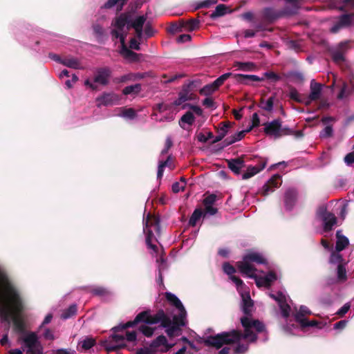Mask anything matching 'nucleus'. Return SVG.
Here are the masks:
<instances>
[{"mask_svg": "<svg viewBox=\"0 0 354 354\" xmlns=\"http://www.w3.org/2000/svg\"><path fill=\"white\" fill-rule=\"evenodd\" d=\"M159 223H160V218L158 216L149 214L147 216V218L145 220L144 231L145 232V229H147V228L150 229L151 227H155L156 225H158Z\"/></svg>", "mask_w": 354, "mask_h": 354, "instance_id": "35", "label": "nucleus"}, {"mask_svg": "<svg viewBox=\"0 0 354 354\" xmlns=\"http://www.w3.org/2000/svg\"><path fill=\"white\" fill-rule=\"evenodd\" d=\"M128 0H108L101 8L104 9H111L116 6L117 12L122 10L124 5L127 4Z\"/></svg>", "mask_w": 354, "mask_h": 354, "instance_id": "28", "label": "nucleus"}, {"mask_svg": "<svg viewBox=\"0 0 354 354\" xmlns=\"http://www.w3.org/2000/svg\"><path fill=\"white\" fill-rule=\"evenodd\" d=\"M232 124L229 121L221 122L219 124V127L217 129V136L214 138L212 141V144L221 141L224 137L227 135L229 129L231 127Z\"/></svg>", "mask_w": 354, "mask_h": 354, "instance_id": "21", "label": "nucleus"}, {"mask_svg": "<svg viewBox=\"0 0 354 354\" xmlns=\"http://www.w3.org/2000/svg\"><path fill=\"white\" fill-rule=\"evenodd\" d=\"M223 270L230 277L233 276V274L236 272V269L229 262H225L223 264Z\"/></svg>", "mask_w": 354, "mask_h": 354, "instance_id": "55", "label": "nucleus"}, {"mask_svg": "<svg viewBox=\"0 0 354 354\" xmlns=\"http://www.w3.org/2000/svg\"><path fill=\"white\" fill-rule=\"evenodd\" d=\"M330 2L334 8L340 11L354 8V0H330Z\"/></svg>", "mask_w": 354, "mask_h": 354, "instance_id": "23", "label": "nucleus"}, {"mask_svg": "<svg viewBox=\"0 0 354 354\" xmlns=\"http://www.w3.org/2000/svg\"><path fill=\"white\" fill-rule=\"evenodd\" d=\"M344 160L348 166H351L354 163V151L346 154Z\"/></svg>", "mask_w": 354, "mask_h": 354, "instance_id": "63", "label": "nucleus"}, {"mask_svg": "<svg viewBox=\"0 0 354 354\" xmlns=\"http://www.w3.org/2000/svg\"><path fill=\"white\" fill-rule=\"evenodd\" d=\"M333 129L332 126L328 125L320 132V137L323 138H330L333 136Z\"/></svg>", "mask_w": 354, "mask_h": 354, "instance_id": "57", "label": "nucleus"}, {"mask_svg": "<svg viewBox=\"0 0 354 354\" xmlns=\"http://www.w3.org/2000/svg\"><path fill=\"white\" fill-rule=\"evenodd\" d=\"M336 238L337 241L335 245V251L339 252L348 246L349 241L348 238L342 234L341 230H337L336 232Z\"/></svg>", "mask_w": 354, "mask_h": 354, "instance_id": "24", "label": "nucleus"}, {"mask_svg": "<svg viewBox=\"0 0 354 354\" xmlns=\"http://www.w3.org/2000/svg\"><path fill=\"white\" fill-rule=\"evenodd\" d=\"M92 28L96 37L100 38L104 35V30L99 24H93Z\"/></svg>", "mask_w": 354, "mask_h": 354, "instance_id": "56", "label": "nucleus"}, {"mask_svg": "<svg viewBox=\"0 0 354 354\" xmlns=\"http://www.w3.org/2000/svg\"><path fill=\"white\" fill-rule=\"evenodd\" d=\"M238 69L243 71H254L257 69V65L251 62H236L234 65Z\"/></svg>", "mask_w": 354, "mask_h": 354, "instance_id": "33", "label": "nucleus"}, {"mask_svg": "<svg viewBox=\"0 0 354 354\" xmlns=\"http://www.w3.org/2000/svg\"><path fill=\"white\" fill-rule=\"evenodd\" d=\"M137 325V322H134L133 319L132 321H129L125 324L114 326L113 328H112L111 330L113 332V333H117L120 331L126 330L127 328L135 327Z\"/></svg>", "mask_w": 354, "mask_h": 354, "instance_id": "44", "label": "nucleus"}, {"mask_svg": "<svg viewBox=\"0 0 354 354\" xmlns=\"http://www.w3.org/2000/svg\"><path fill=\"white\" fill-rule=\"evenodd\" d=\"M264 133L274 138H279V131L281 130V119H275L271 122H267L263 124Z\"/></svg>", "mask_w": 354, "mask_h": 354, "instance_id": "13", "label": "nucleus"}, {"mask_svg": "<svg viewBox=\"0 0 354 354\" xmlns=\"http://www.w3.org/2000/svg\"><path fill=\"white\" fill-rule=\"evenodd\" d=\"M317 214L320 216L324 222V231L330 232L333 227L337 223V218L334 214L327 211L326 207L319 208Z\"/></svg>", "mask_w": 354, "mask_h": 354, "instance_id": "8", "label": "nucleus"}, {"mask_svg": "<svg viewBox=\"0 0 354 354\" xmlns=\"http://www.w3.org/2000/svg\"><path fill=\"white\" fill-rule=\"evenodd\" d=\"M263 75H264V77L269 79V80H272L274 82H277V81L280 80V79H281V77L279 75H277V73H275L272 71L266 72L263 74Z\"/></svg>", "mask_w": 354, "mask_h": 354, "instance_id": "60", "label": "nucleus"}, {"mask_svg": "<svg viewBox=\"0 0 354 354\" xmlns=\"http://www.w3.org/2000/svg\"><path fill=\"white\" fill-rule=\"evenodd\" d=\"M250 129H247L245 131H241L238 133H236L233 136L227 137L225 138L222 142L223 146L221 148L232 145L233 143L241 140L245 135V133L249 132Z\"/></svg>", "mask_w": 354, "mask_h": 354, "instance_id": "27", "label": "nucleus"}, {"mask_svg": "<svg viewBox=\"0 0 354 354\" xmlns=\"http://www.w3.org/2000/svg\"><path fill=\"white\" fill-rule=\"evenodd\" d=\"M337 276L339 281L344 282L347 279L346 268L342 263L337 266Z\"/></svg>", "mask_w": 354, "mask_h": 354, "instance_id": "48", "label": "nucleus"}, {"mask_svg": "<svg viewBox=\"0 0 354 354\" xmlns=\"http://www.w3.org/2000/svg\"><path fill=\"white\" fill-rule=\"evenodd\" d=\"M155 33L154 29L152 28L151 24L148 22L145 28V35L147 38H150L153 36Z\"/></svg>", "mask_w": 354, "mask_h": 354, "instance_id": "61", "label": "nucleus"}, {"mask_svg": "<svg viewBox=\"0 0 354 354\" xmlns=\"http://www.w3.org/2000/svg\"><path fill=\"white\" fill-rule=\"evenodd\" d=\"M236 265L241 274H245L250 278L256 279L254 272L257 269L244 258H243L242 261H237Z\"/></svg>", "mask_w": 354, "mask_h": 354, "instance_id": "15", "label": "nucleus"}, {"mask_svg": "<svg viewBox=\"0 0 354 354\" xmlns=\"http://www.w3.org/2000/svg\"><path fill=\"white\" fill-rule=\"evenodd\" d=\"M111 73L112 71L111 68L107 66L97 68L95 71L93 81L95 83L106 86L109 83Z\"/></svg>", "mask_w": 354, "mask_h": 354, "instance_id": "12", "label": "nucleus"}, {"mask_svg": "<svg viewBox=\"0 0 354 354\" xmlns=\"http://www.w3.org/2000/svg\"><path fill=\"white\" fill-rule=\"evenodd\" d=\"M146 231V244L147 247L155 252H158V247L156 245L152 243L153 239L154 238L153 231L151 229H145Z\"/></svg>", "mask_w": 354, "mask_h": 354, "instance_id": "37", "label": "nucleus"}, {"mask_svg": "<svg viewBox=\"0 0 354 354\" xmlns=\"http://www.w3.org/2000/svg\"><path fill=\"white\" fill-rule=\"evenodd\" d=\"M243 258L248 262H255L259 264L266 263V259L259 253L250 252L245 254Z\"/></svg>", "mask_w": 354, "mask_h": 354, "instance_id": "30", "label": "nucleus"}, {"mask_svg": "<svg viewBox=\"0 0 354 354\" xmlns=\"http://www.w3.org/2000/svg\"><path fill=\"white\" fill-rule=\"evenodd\" d=\"M243 312L246 315L245 317H248V315H251V308L253 306L254 303L249 295L245 297H243Z\"/></svg>", "mask_w": 354, "mask_h": 354, "instance_id": "39", "label": "nucleus"}, {"mask_svg": "<svg viewBox=\"0 0 354 354\" xmlns=\"http://www.w3.org/2000/svg\"><path fill=\"white\" fill-rule=\"evenodd\" d=\"M214 85V84L213 82L209 84H206L199 91L200 94L204 95H210L214 91L218 90L217 88Z\"/></svg>", "mask_w": 354, "mask_h": 354, "instance_id": "50", "label": "nucleus"}, {"mask_svg": "<svg viewBox=\"0 0 354 354\" xmlns=\"http://www.w3.org/2000/svg\"><path fill=\"white\" fill-rule=\"evenodd\" d=\"M115 82L117 83H127L129 82H133V73H129L122 75L115 79Z\"/></svg>", "mask_w": 354, "mask_h": 354, "instance_id": "54", "label": "nucleus"}, {"mask_svg": "<svg viewBox=\"0 0 354 354\" xmlns=\"http://www.w3.org/2000/svg\"><path fill=\"white\" fill-rule=\"evenodd\" d=\"M195 121V117L192 112L187 111L180 119L178 124L180 127L185 129V124L192 125Z\"/></svg>", "mask_w": 354, "mask_h": 354, "instance_id": "32", "label": "nucleus"}, {"mask_svg": "<svg viewBox=\"0 0 354 354\" xmlns=\"http://www.w3.org/2000/svg\"><path fill=\"white\" fill-rule=\"evenodd\" d=\"M115 100V96L113 93H104L101 96L97 98L99 105L109 106L113 104Z\"/></svg>", "mask_w": 354, "mask_h": 354, "instance_id": "31", "label": "nucleus"}, {"mask_svg": "<svg viewBox=\"0 0 354 354\" xmlns=\"http://www.w3.org/2000/svg\"><path fill=\"white\" fill-rule=\"evenodd\" d=\"M201 84V82L199 80L189 81L187 83L183 85L182 89L180 92L187 97H189V100H192L194 99V96L192 91L196 90Z\"/></svg>", "mask_w": 354, "mask_h": 354, "instance_id": "17", "label": "nucleus"}, {"mask_svg": "<svg viewBox=\"0 0 354 354\" xmlns=\"http://www.w3.org/2000/svg\"><path fill=\"white\" fill-rule=\"evenodd\" d=\"M200 21L197 19H190L187 21L182 20L180 21V28L188 31H193L199 28Z\"/></svg>", "mask_w": 354, "mask_h": 354, "instance_id": "29", "label": "nucleus"}, {"mask_svg": "<svg viewBox=\"0 0 354 354\" xmlns=\"http://www.w3.org/2000/svg\"><path fill=\"white\" fill-rule=\"evenodd\" d=\"M91 292L94 296L106 297L111 294V292L106 288L102 286H97L90 289Z\"/></svg>", "mask_w": 354, "mask_h": 354, "instance_id": "40", "label": "nucleus"}, {"mask_svg": "<svg viewBox=\"0 0 354 354\" xmlns=\"http://www.w3.org/2000/svg\"><path fill=\"white\" fill-rule=\"evenodd\" d=\"M203 215V211L201 209H196L192 213L189 220V225L194 227L196 225L197 221L201 218Z\"/></svg>", "mask_w": 354, "mask_h": 354, "instance_id": "47", "label": "nucleus"}, {"mask_svg": "<svg viewBox=\"0 0 354 354\" xmlns=\"http://www.w3.org/2000/svg\"><path fill=\"white\" fill-rule=\"evenodd\" d=\"M131 15L129 13H121L119 16L116 17L111 23V26L116 28L118 30H123L125 26L127 28H130Z\"/></svg>", "mask_w": 354, "mask_h": 354, "instance_id": "16", "label": "nucleus"}, {"mask_svg": "<svg viewBox=\"0 0 354 354\" xmlns=\"http://www.w3.org/2000/svg\"><path fill=\"white\" fill-rule=\"evenodd\" d=\"M134 322L147 324H156L160 323V326L165 328V333L167 335V330L174 326V317L171 319L162 309H159L156 314L151 315V311L144 310L139 313L134 319Z\"/></svg>", "mask_w": 354, "mask_h": 354, "instance_id": "4", "label": "nucleus"}, {"mask_svg": "<svg viewBox=\"0 0 354 354\" xmlns=\"http://www.w3.org/2000/svg\"><path fill=\"white\" fill-rule=\"evenodd\" d=\"M274 99V95L271 96L268 99L265 105L259 104L258 106L266 111L271 112L273 110Z\"/></svg>", "mask_w": 354, "mask_h": 354, "instance_id": "51", "label": "nucleus"}, {"mask_svg": "<svg viewBox=\"0 0 354 354\" xmlns=\"http://www.w3.org/2000/svg\"><path fill=\"white\" fill-rule=\"evenodd\" d=\"M20 339L23 341L28 348L26 354H43V346L35 333L29 332Z\"/></svg>", "mask_w": 354, "mask_h": 354, "instance_id": "7", "label": "nucleus"}, {"mask_svg": "<svg viewBox=\"0 0 354 354\" xmlns=\"http://www.w3.org/2000/svg\"><path fill=\"white\" fill-rule=\"evenodd\" d=\"M23 308L18 290L5 274L0 273V317L3 322L8 324L12 320L14 330L21 334L26 333V326L24 320L16 313L21 312Z\"/></svg>", "mask_w": 354, "mask_h": 354, "instance_id": "2", "label": "nucleus"}, {"mask_svg": "<svg viewBox=\"0 0 354 354\" xmlns=\"http://www.w3.org/2000/svg\"><path fill=\"white\" fill-rule=\"evenodd\" d=\"M77 308L75 304L71 305L68 308L65 309L61 315V317L67 319L75 315L77 313Z\"/></svg>", "mask_w": 354, "mask_h": 354, "instance_id": "45", "label": "nucleus"}, {"mask_svg": "<svg viewBox=\"0 0 354 354\" xmlns=\"http://www.w3.org/2000/svg\"><path fill=\"white\" fill-rule=\"evenodd\" d=\"M297 199V192L294 189H288L285 192L284 205L287 210H292Z\"/></svg>", "mask_w": 354, "mask_h": 354, "instance_id": "19", "label": "nucleus"}, {"mask_svg": "<svg viewBox=\"0 0 354 354\" xmlns=\"http://www.w3.org/2000/svg\"><path fill=\"white\" fill-rule=\"evenodd\" d=\"M95 344V339L93 337H86L79 343L80 351H86ZM80 350V348H78Z\"/></svg>", "mask_w": 354, "mask_h": 354, "instance_id": "38", "label": "nucleus"}, {"mask_svg": "<svg viewBox=\"0 0 354 354\" xmlns=\"http://www.w3.org/2000/svg\"><path fill=\"white\" fill-rule=\"evenodd\" d=\"M296 13V6L294 7L293 10H290L289 6H285L282 10H276L272 7H266L261 11V21L265 22L266 25H270L279 19L293 15Z\"/></svg>", "mask_w": 354, "mask_h": 354, "instance_id": "5", "label": "nucleus"}, {"mask_svg": "<svg viewBox=\"0 0 354 354\" xmlns=\"http://www.w3.org/2000/svg\"><path fill=\"white\" fill-rule=\"evenodd\" d=\"M233 77L237 83L248 84V81L261 82L264 80V77H259L255 75H244V74H233L232 73H226L218 77L213 83L214 86L218 88L223 84L225 80L230 77Z\"/></svg>", "mask_w": 354, "mask_h": 354, "instance_id": "6", "label": "nucleus"}, {"mask_svg": "<svg viewBox=\"0 0 354 354\" xmlns=\"http://www.w3.org/2000/svg\"><path fill=\"white\" fill-rule=\"evenodd\" d=\"M344 261V259L342 257V255L340 254L337 252H333L330 254V257L329 259L330 263L335 264L337 263H342V262Z\"/></svg>", "mask_w": 354, "mask_h": 354, "instance_id": "53", "label": "nucleus"}, {"mask_svg": "<svg viewBox=\"0 0 354 354\" xmlns=\"http://www.w3.org/2000/svg\"><path fill=\"white\" fill-rule=\"evenodd\" d=\"M354 21V13L343 14L338 21L331 27L330 32L337 33L340 29L350 26Z\"/></svg>", "mask_w": 354, "mask_h": 354, "instance_id": "10", "label": "nucleus"}, {"mask_svg": "<svg viewBox=\"0 0 354 354\" xmlns=\"http://www.w3.org/2000/svg\"><path fill=\"white\" fill-rule=\"evenodd\" d=\"M160 346H164V348L160 350L162 352H167L174 346V344H168L166 337L163 335H161L153 339L150 344V347L155 350V352L156 351V349Z\"/></svg>", "mask_w": 354, "mask_h": 354, "instance_id": "18", "label": "nucleus"}, {"mask_svg": "<svg viewBox=\"0 0 354 354\" xmlns=\"http://www.w3.org/2000/svg\"><path fill=\"white\" fill-rule=\"evenodd\" d=\"M228 10L229 8L225 5L219 4L216 7L215 10L210 15V17L215 19L216 17L223 16L227 13Z\"/></svg>", "mask_w": 354, "mask_h": 354, "instance_id": "41", "label": "nucleus"}, {"mask_svg": "<svg viewBox=\"0 0 354 354\" xmlns=\"http://www.w3.org/2000/svg\"><path fill=\"white\" fill-rule=\"evenodd\" d=\"M301 328L306 327H319V322L317 320H311L309 321L307 319L305 320H301V324H299Z\"/></svg>", "mask_w": 354, "mask_h": 354, "instance_id": "58", "label": "nucleus"}, {"mask_svg": "<svg viewBox=\"0 0 354 354\" xmlns=\"http://www.w3.org/2000/svg\"><path fill=\"white\" fill-rule=\"evenodd\" d=\"M147 21L146 15H141L136 17L133 21L131 20L130 28H143V26Z\"/></svg>", "mask_w": 354, "mask_h": 354, "instance_id": "43", "label": "nucleus"}, {"mask_svg": "<svg viewBox=\"0 0 354 354\" xmlns=\"http://www.w3.org/2000/svg\"><path fill=\"white\" fill-rule=\"evenodd\" d=\"M266 167V162H263L259 166H249L247 167L246 171L242 174V179L247 180L254 176L261 171H262Z\"/></svg>", "mask_w": 354, "mask_h": 354, "instance_id": "26", "label": "nucleus"}, {"mask_svg": "<svg viewBox=\"0 0 354 354\" xmlns=\"http://www.w3.org/2000/svg\"><path fill=\"white\" fill-rule=\"evenodd\" d=\"M277 279V275L274 272H269L266 276L257 278L255 282L258 287H270L273 281Z\"/></svg>", "mask_w": 354, "mask_h": 354, "instance_id": "20", "label": "nucleus"}, {"mask_svg": "<svg viewBox=\"0 0 354 354\" xmlns=\"http://www.w3.org/2000/svg\"><path fill=\"white\" fill-rule=\"evenodd\" d=\"M109 339H112L113 342H114L115 343H117V344L125 343L124 342V340H125L124 336H123L122 335L117 334V333H113L112 335H111L109 336Z\"/></svg>", "mask_w": 354, "mask_h": 354, "instance_id": "59", "label": "nucleus"}, {"mask_svg": "<svg viewBox=\"0 0 354 354\" xmlns=\"http://www.w3.org/2000/svg\"><path fill=\"white\" fill-rule=\"evenodd\" d=\"M226 161L227 163L228 168L235 175H240L241 174L242 169L246 167L243 156L236 158L226 160Z\"/></svg>", "mask_w": 354, "mask_h": 354, "instance_id": "14", "label": "nucleus"}, {"mask_svg": "<svg viewBox=\"0 0 354 354\" xmlns=\"http://www.w3.org/2000/svg\"><path fill=\"white\" fill-rule=\"evenodd\" d=\"M121 54L126 58L129 59L132 61H138L139 59V55L132 51L128 48L121 50Z\"/></svg>", "mask_w": 354, "mask_h": 354, "instance_id": "49", "label": "nucleus"}, {"mask_svg": "<svg viewBox=\"0 0 354 354\" xmlns=\"http://www.w3.org/2000/svg\"><path fill=\"white\" fill-rule=\"evenodd\" d=\"M155 350L149 346L138 349L136 354H155Z\"/></svg>", "mask_w": 354, "mask_h": 354, "instance_id": "64", "label": "nucleus"}, {"mask_svg": "<svg viewBox=\"0 0 354 354\" xmlns=\"http://www.w3.org/2000/svg\"><path fill=\"white\" fill-rule=\"evenodd\" d=\"M281 176L279 174H274L262 187L261 194L265 196L268 195L270 193H272L274 192L276 188L281 186Z\"/></svg>", "mask_w": 354, "mask_h": 354, "instance_id": "11", "label": "nucleus"}, {"mask_svg": "<svg viewBox=\"0 0 354 354\" xmlns=\"http://www.w3.org/2000/svg\"><path fill=\"white\" fill-rule=\"evenodd\" d=\"M140 324L138 326V330L147 337H151L154 333L155 328L147 326V324Z\"/></svg>", "mask_w": 354, "mask_h": 354, "instance_id": "46", "label": "nucleus"}, {"mask_svg": "<svg viewBox=\"0 0 354 354\" xmlns=\"http://www.w3.org/2000/svg\"><path fill=\"white\" fill-rule=\"evenodd\" d=\"M311 311L308 309V307L305 306H301L298 312L295 314V319L297 322L301 324V320H305L306 318H304L306 315H310Z\"/></svg>", "mask_w": 354, "mask_h": 354, "instance_id": "36", "label": "nucleus"}, {"mask_svg": "<svg viewBox=\"0 0 354 354\" xmlns=\"http://www.w3.org/2000/svg\"><path fill=\"white\" fill-rule=\"evenodd\" d=\"M101 345L107 351V353L118 351L119 350L127 347V344L125 343L117 344L113 342L111 339L102 341Z\"/></svg>", "mask_w": 354, "mask_h": 354, "instance_id": "22", "label": "nucleus"}, {"mask_svg": "<svg viewBox=\"0 0 354 354\" xmlns=\"http://www.w3.org/2000/svg\"><path fill=\"white\" fill-rule=\"evenodd\" d=\"M142 90V86L140 84H136L134 85L127 86L122 90V94L128 95L131 93L138 94Z\"/></svg>", "mask_w": 354, "mask_h": 354, "instance_id": "42", "label": "nucleus"}, {"mask_svg": "<svg viewBox=\"0 0 354 354\" xmlns=\"http://www.w3.org/2000/svg\"><path fill=\"white\" fill-rule=\"evenodd\" d=\"M122 115L124 117L133 119L136 117V113L135 110L132 108L126 109L122 112Z\"/></svg>", "mask_w": 354, "mask_h": 354, "instance_id": "62", "label": "nucleus"}, {"mask_svg": "<svg viewBox=\"0 0 354 354\" xmlns=\"http://www.w3.org/2000/svg\"><path fill=\"white\" fill-rule=\"evenodd\" d=\"M279 306L281 310L282 316L285 318L288 317L290 315V307L286 303V299L283 302L280 301V304Z\"/></svg>", "mask_w": 354, "mask_h": 354, "instance_id": "52", "label": "nucleus"}, {"mask_svg": "<svg viewBox=\"0 0 354 354\" xmlns=\"http://www.w3.org/2000/svg\"><path fill=\"white\" fill-rule=\"evenodd\" d=\"M244 332L233 329L227 332H222L215 335H209L204 339V344L207 346L214 347L219 349L224 345L236 344L233 348L234 354H245L249 349L248 344L240 343L242 339H248L254 343L257 340V335L252 329L257 333L265 330V325L258 319H253L248 317H242L240 319Z\"/></svg>", "mask_w": 354, "mask_h": 354, "instance_id": "1", "label": "nucleus"}, {"mask_svg": "<svg viewBox=\"0 0 354 354\" xmlns=\"http://www.w3.org/2000/svg\"><path fill=\"white\" fill-rule=\"evenodd\" d=\"M64 66H66L68 68H74V69H80L82 68L81 64L78 59L73 57H66L63 59L62 63Z\"/></svg>", "mask_w": 354, "mask_h": 354, "instance_id": "34", "label": "nucleus"}, {"mask_svg": "<svg viewBox=\"0 0 354 354\" xmlns=\"http://www.w3.org/2000/svg\"><path fill=\"white\" fill-rule=\"evenodd\" d=\"M165 296L167 301L178 310V314L173 316L174 326L167 330V336L171 339L182 334V327L187 324V312L180 300L174 294L166 292Z\"/></svg>", "mask_w": 354, "mask_h": 354, "instance_id": "3", "label": "nucleus"}, {"mask_svg": "<svg viewBox=\"0 0 354 354\" xmlns=\"http://www.w3.org/2000/svg\"><path fill=\"white\" fill-rule=\"evenodd\" d=\"M348 49V41L340 42L336 48L330 50L333 61L336 64L343 63L345 61V54Z\"/></svg>", "mask_w": 354, "mask_h": 354, "instance_id": "9", "label": "nucleus"}, {"mask_svg": "<svg viewBox=\"0 0 354 354\" xmlns=\"http://www.w3.org/2000/svg\"><path fill=\"white\" fill-rule=\"evenodd\" d=\"M322 88V85L319 83L315 82L314 80H313L310 82V93L309 94L310 101H315L319 99L321 95V91Z\"/></svg>", "mask_w": 354, "mask_h": 354, "instance_id": "25", "label": "nucleus"}]
</instances>
